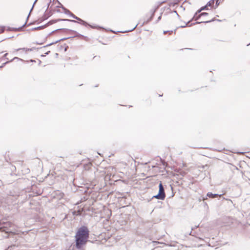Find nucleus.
<instances>
[{"label":"nucleus","mask_w":250,"mask_h":250,"mask_svg":"<svg viewBox=\"0 0 250 250\" xmlns=\"http://www.w3.org/2000/svg\"><path fill=\"white\" fill-rule=\"evenodd\" d=\"M200 14H201V16H207V15H208V13H206V12H203V13H202Z\"/></svg>","instance_id":"nucleus-21"},{"label":"nucleus","mask_w":250,"mask_h":250,"mask_svg":"<svg viewBox=\"0 0 250 250\" xmlns=\"http://www.w3.org/2000/svg\"><path fill=\"white\" fill-rule=\"evenodd\" d=\"M18 246V245L16 244H13L11 246H9L7 249L5 250H13V248L16 247Z\"/></svg>","instance_id":"nucleus-9"},{"label":"nucleus","mask_w":250,"mask_h":250,"mask_svg":"<svg viewBox=\"0 0 250 250\" xmlns=\"http://www.w3.org/2000/svg\"><path fill=\"white\" fill-rule=\"evenodd\" d=\"M31 12V11L30 10V13L28 14V15H30V12Z\"/></svg>","instance_id":"nucleus-38"},{"label":"nucleus","mask_w":250,"mask_h":250,"mask_svg":"<svg viewBox=\"0 0 250 250\" xmlns=\"http://www.w3.org/2000/svg\"><path fill=\"white\" fill-rule=\"evenodd\" d=\"M65 13L66 14H70V15L71 13L69 10H66Z\"/></svg>","instance_id":"nucleus-25"},{"label":"nucleus","mask_w":250,"mask_h":250,"mask_svg":"<svg viewBox=\"0 0 250 250\" xmlns=\"http://www.w3.org/2000/svg\"><path fill=\"white\" fill-rule=\"evenodd\" d=\"M75 33V36L78 37H83L84 39H86L87 38L86 37H84L83 35L77 33L76 31H73Z\"/></svg>","instance_id":"nucleus-10"},{"label":"nucleus","mask_w":250,"mask_h":250,"mask_svg":"<svg viewBox=\"0 0 250 250\" xmlns=\"http://www.w3.org/2000/svg\"><path fill=\"white\" fill-rule=\"evenodd\" d=\"M46 18H47L44 17V18L42 19V20H44V19H46Z\"/></svg>","instance_id":"nucleus-36"},{"label":"nucleus","mask_w":250,"mask_h":250,"mask_svg":"<svg viewBox=\"0 0 250 250\" xmlns=\"http://www.w3.org/2000/svg\"><path fill=\"white\" fill-rule=\"evenodd\" d=\"M188 23H189V21H188V23H186V24H185V25L183 24V25L180 26V27H181V28H184V27H186V26H187V25H188Z\"/></svg>","instance_id":"nucleus-20"},{"label":"nucleus","mask_w":250,"mask_h":250,"mask_svg":"<svg viewBox=\"0 0 250 250\" xmlns=\"http://www.w3.org/2000/svg\"><path fill=\"white\" fill-rule=\"evenodd\" d=\"M89 230L88 228L85 226L80 227L76 234H89Z\"/></svg>","instance_id":"nucleus-3"},{"label":"nucleus","mask_w":250,"mask_h":250,"mask_svg":"<svg viewBox=\"0 0 250 250\" xmlns=\"http://www.w3.org/2000/svg\"><path fill=\"white\" fill-rule=\"evenodd\" d=\"M188 23H189V21H188V23H186V24H185V25L183 24V25L180 26V27H181V28H184V27H186V26H187V25H188Z\"/></svg>","instance_id":"nucleus-19"},{"label":"nucleus","mask_w":250,"mask_h":250,"mask_svg":"<svg viewBox=\"0 0 250 250\" xmlns=\"http://www.w3.org/2000/svg\"><path fill=\"white\" fill-rule=\"evenodd\" d=\"M32 50V49L31 48V49L26 48H18V49H15L13 51H12V53L14 54L15 52L19 51L20 50H22L23 51H25V52H26L28 51H31Z\"/></svg>","instance_id":"nucleus-5"},{"label":"nucleus","mask_w":250,"mask_h":250,"mask_svg":"<svg viewBox=\"0 0 250 250\" xmlns=\"http://www.w3.org/2000/svg\"><path fill=\"white\" fill-rule=\"evenodd\" d=\"M209 242H208L209 243L208 244V246H210L211 243L212 244H214V240L215 239V238L214 237H212L211 238V239L210 238H209Z\"/></svg>","instance_id":"nucleus-13"},{"label":"nucleus","mask_w":250,"mask_h":250,"mask_svg":"<svg viewBox=\"0 0 250 250\" xmlns=\"http://www.w3.org/2000/svg\"><path fill=\"white\" fill-rule=\"evenodd\" d=\"M202 22H197L196 23L197 24H198V23H202Z\"/></svg>","instance_id":"nucleus-34"},{"label":"nucleus","mask_w":250,"mask_h":250,"mask_svg":"<svg viewBox=\"0 0 250 250\" xmlns=\"http://www.w3.org/2000/svg\"><path fill=\"white\" fill-rule=\"evenodd\" d=\"M37 0H35L34 2V3H33V6H32V8H31V11H32V9H33V7H34V5H35V3L37 1Z\"/></svg>","instance_id":"nucleus-26"},{"label":"nucleus","mask_w":250,"mask_h":250,"mask_svg":"<svg viewBox=\"0 0 250 250\" xmlns=\"http://www.w3.org/2000/svg\"><path fill=\"white\" fill-rule=\"evenodd\" d=\"M174 12H175V13H176V14L178 16V14H177V12H176V11H174Z\"/></svg>","instance_id":"nucleus-35"},{"label":"nucleus","mask_w":250,"mask_h":250,"mask_svg":"<svg viewBox=\"0 0 250 250\" xmlns=\"http://www.w3.org/2000/svg\"><path fill=\"white\" fill-rule=\"evenodd\" d=\"M1 226V225L0 224V226ZM3 227H0V233L1 232H2V229Z\"/></svg>","instance_id":"nucleus-27"},{"label":"nucleus","mask_w":250,"mask_h":250,"mask_svg":"<svg viewBox=\"0 0 250 250\" xmlns=\"http://www.w3.org/2000/svg\"><path fill=\"white\" fill-rule=\"evenodd\" d=\"M31 12V11L30 10V13L28 14V15H30V12Z\"/></svg>","instance_id":"nucleus-39"},{"label":"nucleus","mask_w":250,"mask_h":250,"mask_svg":"<svg viewBox=\"0 0 250 250\" xmlns=\"http://www.w3.org/2000/svg\"><path fill=\"white\" fill-rule=\"evenodd\" d=\"M19 60V61H23V60H22V59H20V58H18V57H14L13 59H12L11 60H10V61H8V62H5V63H4L2 64V65L0 66V68L2 67L3 66H4V65H5V64L7 63H8V62H12V61H13V60Z\"/></svg>","instance_id":"nucleus-7"},{"label":"nucleus","mask_w":250,"mask_h":250,"mask_svg":"<svg viewBox=\"0 0 250 250\" xmlns=\"http://www.w3.org/2000/svg\"><path fill=\"white\" fill-rule=\"evenodd\" d=\"M136 26H137V25H136L134 27H133V28L132 30H131L130 31H132V30H133L134 29H135V28L136 27Z\"/></svg>","instance_id":"nucleus-32"},{"label":"nucleus","mask_w":250,"mask_h":250,"mask_svg":"<svg viewBox=\"0 0 250 250\" xmlns=\"http://www.w3.org/2000/svg\"><path fill=\"white\" fill-rule=\"evenodd\" d=\"M13 234L16 235V234H19L18 233H14Z\"/></svg>","instance_id":"nucleus-40"},{"label":"nucleus","mask_w":250,"mask_h":250,"mask_svg":"<svg viewBox=\"0 0 250 250\" xmlns=\"http://www.w3.org/2000/svg\"><path fill=\"white\" fill-rule=\"evenodd\" d=\"M46 25H44V26H39V27H37L36 28H35L34 29L35 30H37V29H43L44 27H45Z\"/></svg>","instance_id":"nucleus-16"},{"label":"nucleus","mask_w":250,"mask_h":250,"mask_svg":"<svg viewBox=\"0 0 250 250\" xmlns=\"http://www.w3.org/2000/svg\"><path fill=\"white\" fill-rule=\"evenodd\" d=\"M80 211H78V212H76V211H74L73 212V214L74 215H78L80 214V213H79Z\"/></svg>","instance_id":"nucleus-22"},{"label":"nucleus","mask_w":250,"mask_h":250,"mask_svg":"<svg viewBox=\"0 0 250 250\" xmlns=\"http://www.w3.org/2000/svg\"><path fill=\"white\" fill-rule=\"evenodd\" d=\"M167 32H168L170 34L172 32V31H164V34H166Z\"/></svg>","instance_id":"nucleus-23"},{"label":"nucleus","mask_w":250,"mask_h":250,"mask_svg":"<svg viewBox=\"0 0 250 250\" xmlns=\"http://www.w3.org/2000/svg\"><path fill=\"white\" fill-rule=\"evenodd\" d=\"M90 235H75V244L71 245L67 250H74L75 248L81 250L83 246L85 245L87 241L91 243L97 242V244H104L108 240L112 239V235H94L95 237L93 240L90 239Z\"/></svg>","instance_id":"nucleus-1"},{"label":"nucleus","mask_w":250,"mask_h":250,"mask_svg":"<svg viewBox=\"0 0 250 250\" xmlns=\"http://www.w3.org/2000/svg\"><path fill=\"white\" fill-rule=\"evenodd\" d=\"M218 1H219L218 0H216V4H215V8L217 7L219 5V2H218Z\"/></svg>","instance_id":"nucleus-24"},{"label":"nucleus","mask_w":250,"mask_h":250,"mask_svg":"<svg viewBox=\"0 0 250 250\" xmlns=\"http://www.w3.org/2000/svg\"><path fill=\"white\" fill-rule=\"evenodd\" d=\"M214 3V0H210L209 1H208L207 3V6H211L213 5Z\"/></svg>","instance_id":"nucleus-11"},{"label":"nucleus","mask_w":250,"mask_h":250,"mask_svg":"<svg viewBox=\"0 0 250 250\" xmlns=\"http://www.w3.org/2000/svg\"><path fill=\"white\" fill-rule=\"evenodd\" d=\"M64 21H71V22H77V21H75V20H68V19H66V20H63Z\"/></svg>","instance_id":"nucleus-18"},{"label":"nucleus","mask_w":250,"mask_h":250,"mask_svg":"<svg viewBox=\"0 0 250 250\" xmlns=\"http://www.w3.org/2000/svg\"><path fill=\"white\" fill-rule=\"evenodd\" d=\"M211 21H204L203 22L208 23V22H211Z\"/></svg>","instance_id":"nucleus-28"},{"label":"nucleus","mask_w":250,"mask_h":250,"mask_svg":"<svg viewBox=\"0 0 250 250\" xmlns=\"http://www.w3.org/2000/svg\"><path fill=\"white\" fill-rule=\"evenodd\" d=\"M30 62H35V61L33 60H30Z\"/></svg>","instance_id":"nucleus-31"},{"label":"nucleus","mask_w":250,"mask_h":250,"mask_svg":"<svg viewBox=\"0 0 250 250\" xmlns=\"http://www.w3.org/2000/svg\"><path fill=\"white\" fill-rule=\"evenodd\" d=\"M158 7L157 6V7H156V8L153 10V11L152 12V15H151V17H150V19H149L147 21H149L151 20V19H152V17H153V16H154V13L155 12V11H156V10L157 9Z\"/></svg>","instance_id":"nucleus-14"},{"label":"nucleus","mask_w":250,"mask_h":250,"mask_svg":"<svg viewBox=\"0 0 250 250\" xmlns=\"http://www.w3.org/2000/svg\"><path fill=\"white\" fill-rule=\"evenodd\" d=\"M8 55V53H5L4 55V57H6L7 56V55Z\"/></svg>","instance_id":"nucleus-30"},{"label":"nucleus","mask_w":250,"mask_h":250,"mask_svg":"<svg viewBox=\"0 0 250 250\" xmlns=\"http://www.w3.org/2000/svg\"><path fill=\"white\" fill-rule=\"evenodd\" d=\"M70 16L72 17L73 18L76 19L77 20H79V18L72 13H71Z\"/></svg>","instance_id":"nucleus-15"},{"label":"nucleus","mask_w":250,"mask_h":250,"mask_svg":"<svg viewBox=\"0 0 250 250\" xmlns=\"http://www.w3.org/2000/svg\"><path fill=\"white\" fill-rule=\"evenodd\" d=\"M161 16H159V17H158V21H159V20H161Z\"/></svg>","instance_id":"nucleus-29"},{"label":"nucleus","mask_w":250,"mask_h":250,"mask_svg":"<svg viewBox=\"0 0 250 250\" xmlns=\"http://www.w3.org/2000/svg\"><path fill=\"white\" fill-rule=\"evenodd\" d=\"M78 21H79V23H80V24H82L83 25H84V26L89 25V26H90L92 28H94L92 26L89 25L86 22H85V21H83V20H82L80 18H79V20H78Z\"/></svg>","instance_id":"nucleus-6"},{"label":"nucleus","mask_w":250,"mask_h":250,"mask_svg":"<svg viewBox=\"0 0 250 250\" xmlns=\"http://www.w3.org/2000/svg\"><path fill=\"white\" fill-rule=\"evenodd\" d=\"M156 242H157V244H160V243L159 242H158V241Z\"/></svg>","instance_id":"nucleus-37"},{"label":"nucleus","mask_w":250,"mask_h":250,"mask_svg":"<svg viewBox=\"0 0 250 250\" xmlns=\"http://www.w3.org/2000/svg\"><path fill=\"white\" fill-rule=\"evenodd\" d=\"M198 13V12L197 11L194 16V17L193 18V19H194L195 21L198 20L201 17V14L197 15Z\"/></svg>","instance_id":"nucleus-8"},{"label":"nucleus","mask_w":250,"mask_h":250,"mask_svg":"<svg viewBox=\"0 0 250 250\" xmlns=\"http://www.w3.org/2000/svg\"><path fill=\"white\" fill-rule=\"evenodd\" d=\"M4 30V28L3 27L0 26V33H2Z\"/></svg>","instance_id":"nucleus-17"},{"label":"nucleus","mask_w":250,"mask_h":250,"mask_svg":"<svg viewBox=\"0 0 250 250\" xmlns=\"http://www.w3.org/2000/svg\"><path fill=\"white\" fill-rule=\"evenodd\" d=\"M50 52V51H48L47 52H46L45 53V55H48L49 54V53Z\"/></svg>","instance_id":"nucleus-33"},{"label":"nucleus","mask_w":250,"mask_h":250,"mask_svg":"<svg viewBox=\"0 0 250 250\" xmlns=\"http://www.w3.org/2000/svg\"><path fill=\"white\" fill-rule=\"evenodd\" d=\"M159 193L157 195L154 196V197L161 200H164L166 197L164 188L162 183H160L159 185Z\"/></svg>","instance_id":"nucleus-2"},{"label":"nucleus","mask_w":250,"mask_h":250,"mask_svg":"<svg viewBox=\"0 0 250 250\" xmlns=\"http://www.w3.org/2000/svg\"><path fill=\"white\" fill-rule=\"evenodd\" d=\"M222 194H213L211 192H208L207 193V196L209 198H214L218 196L221 197Z\"/></svg>","instance_id":"nucleus-4"},{"label":"nucleus","mask_w":250,"mask_h":250,"mask_svg":"<svg viewBox=\"0 0 250 250\" xmlns=\"http://www.w3.org/2000/svg\"><path fill=\"white\" fill-rule=\"evenodd\" d=\"M207 6H207V4L206 6H203L202 7H201V8H200V9H199V10H198V13H200V12H201V11H203V10H207V9H208V8H207Z\"/></svg>","instance_id":"nucleus-12"},{"label":"nucleus","mask_w":250,"mask_h":250,"mask_svg":"<svg viewBox=\"0 0 250 250\" xmlns=\"http://www.w3.org/2000/svg\"><path fill=\"white\" fill-rule=\"evenodd\" d=\"M25 24H26V22L24 23V24L23 25V26H24L25 25Z\"/></svg>","instance_id":"nucleus-41"}]
</instances>
